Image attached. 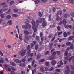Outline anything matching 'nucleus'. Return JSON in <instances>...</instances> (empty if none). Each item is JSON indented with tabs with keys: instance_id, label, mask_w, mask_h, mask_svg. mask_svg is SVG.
<instances>
[{
	"instance_id": "nucleus-45",
	"label": "nucleus",
	"mask_w": 74,
	"mask_h": 74,
	"mask_svg": "<svg viewBox=\"0 0 74 74\" xmlns=\"http://www.w3.org/2000/svg\"><path fill=\"white\" fill-rule=\"evenodd\" d=\"M56 38V37L55 36H54L53 38H52L51 40V41H54V40L55 39V38Z\"/></svg>"
},
{
	"instance_id": "nucleus-31",
	"label": "nucleus",
	"mask_w": 74,
	"mask_h": 74,
	"mask_svg": "<svg viewBox=\"0 0 74 74\" xmlns=\"http://www.w3.org/2000/svg\"><path fill=\"white\" fill-rule=\"evenodd\" d=\"M62 33H63V32H62V31L59 32L58 33V36H60V35L62 34Z\"/></svg>"
},
{
	"instance_id": "nucleus-58",
	"label": "nucleus",
	"mask_w": 74,
	"mask_h": 74,
	"mask_svg": "<svg viewBox=\"0 0 74 74\" xmlns=\"http://www.w3.org/2000/svg\"><path fill=\"white\" fill-rule=\"evenodd\" d=\"M7 70L8 71H11V68H8Z\"/></svg>"
},
{
	"instance_id": "nucleus-36",
	"label": "nucleus",
	"mask_w": 74,
	"mask_h": 74,
	"mask_svg": "<svg viewBox=\"0 0 74 74\" xmlns=\"http://www.w3.org/2000/svg\"><path fill=\"white\" fill-rule=\"evenodd\" d=\"M14 1H12L10 3V5H12L13 4H14Z\"/></svg>"
},
{
	"instance_id": "nucleus-42",
	"label": "nucleus",
	"mask_w": 74,
	"mask_h": 74,
	"mask_svg": "<svg viewBox=\"0 0 74 74\" xmlns=\"http://www.w3.org/2000/svg\"><path fill=\"white\" fill-rule=\"evenodd\" d=\"M60 65H63V62H62V61L61 60L60 62Z\"/></svg>"
},
{
	"instance_id": "nucleus-39",
	"label": "nucleus",
	"mask_w": 74,
	"mask_h": 74,
	"mask_svg": "<svg viewBox=\"0 0 74 74\" xmlns=\"http://www.w3.org/2000/svg\"><path fill=\"white\" fill-rule=\"evenodd\" d=\"M38 45H36V46L35 47V50H37V49H38Z\"/></svg>"
},
{
	"instance_id": "nucleus-7",
	"label": "nucleus",
	"mask_w": 74,
	"mask_h": 74,
	"mask_svg": "<svg viewBox=\"0 0 74 74\" xmlns=\"http://www.w3.org/2000/svg\"><path fill=\"white\" fill-rule=\"evenodd\" d=\"M22 28L23 29H25V30L28 29V27L26 25H23L22 26Z\"/></svg>"
},
{
	"instance_id": "nucleus-19",
	"label": "nucleus",
	"mask_w": 74,
	"mask_h": 74,
	"mask_svg": "<svg viewBox=\"0 0 74 74\" xmlns=\"http://www.w3.org/2000/svg\"><path fill=\"white\" fill-rule=\"evenodd\" d=\"M40 70H41V71H42V72L44 71H45V70L44 69V68L42 67L40 68Z\"/></svg>"
},
{
	"instance_id": "nucleus-17",
	"label": "nucleus",
	"mask_w": 74,
	"mask_h": 74,
	"mask_svg": "<svg viewBox=\"0 0 74 74\" xmlns=\"http://www.w3.org/2000/svg\"><path fill=\"white\" fill-rule=\"evenodd\" d=\"M7 23L8 24L9 23V25H12V22L11 21V20H9L8 22Z\"/></svg>"
},
{
	"instance_id": "nucleus-24",
	"label": "nucleus",
	"mask_w": 74,
	"mask_h": 74,
	"mask_svg": "<svg viewBox=\"0 0 74 74\" xmlns=\"http://www.w3.org/2000/svg\"><path fill=\"white\" fill-rule=\"evenodd\" d=\"M41 57V54H38L37 56V59H38L40 58Z\"/></svg>"
},
{
	"instance_id": "nucleus-48",
	"label": "nucleus",
	"mask_w": 74,
	"mask_h": 74,
	"mask_svg": "<svg viewBox=\"0 0 74 74\" xmlns=\"http://www.w3.org/2000/svg\"><path fill=\"white\" fill-rule=\"evenodd\" d=\"M57 55H60V52L59 51H57Z\"/></svg>"
},
{
	"instance_id": "nucleus-53",
	"label": "nucleus",
	"mask_w": 74,
	"mask_h": 74,
	"mask_svg": "<svg viewBox=\"0 0 74 74\" xmlns=\"http://www.w3.org/2000/svg\"><path fill=\"white\" fill-rule=\"evenodd\" d=\"M53 69H54V68L53 67H51V68L49 69V70L50 71H52V70H53Z\"/></svg>"
},
{
	"instance_id": "nucleus-35",
	"label": "nucleus",
	"mask_w": 74,
	"mask_h": 74,
	"mask_svg": "<svg viewBox=\"0 0 74 74\" xmlns=\"http://www.w3.org/2000/svg\"><path fill=\"white\" fill-rule=\"evenodd\" d=\"M52 37H53L52 35V34H50L49 35L48 38H51Z\"/></svg>"
},
{
	"instance_id": "nucleus-6",
	"label": "nucleus",
	"mask_w": 74,
	"mask_h": 74,
	"mask_svg": "<svg viewBox=\"0 0 74 74\" xmlns=\"http://www.w3.org/2000/svg\"><path fill=\"white\" fill-rule=\"evenodd\" d=\"M14 62L15 63H21L22 62L21 61L18 59L15 60Z\"/></svg>"
},
{
	"instance_id": "nucleus-9",
	"label": "nucleus",
	"mask_w": 74,
	"mask_h": 74,
	"mask_svg": "<svg viewBox=\"0 0 74 74\" xmlns=\"http://www.w3.org/2000/svg\"><path fill=\"white\" fill-rule=\"evenodd\" d=\"M38 21L40 23H42V22H43V18L42 19L41 18H38Z\"/></svg>"
},
{
	"instance_id": "nucleus-18",
	"label": "nucleus",
	"mask_w": 74,
	"mask_h": 74,
	"mask_svg": "<svg viewBox=\"0 0 74 74\" xmlns=\"http://www.w3.org/2000/svg\"><path fill=\"white\" fill-rule=\"evenodd\" d=\"M26 25H27V26L28 28H29V29H30V28H31V26L29 23H27L26 24Z\"/></svg>"
},
{
	"instance_id": "nucleus-50",
	"label": "nucleus",
	"mask_w": 74,
	"mask_h": 74,
	"mask_svg": "<svg viewBox=\"0 0 74 74\" xmlns=\"http://www.w3.org/2000/svg\"><path fill=\"white\" fill-rule=\"evenodd\" d=\"M35 62V60H34L32 62V66H33L34 65V62Z\"/></svg>"
},
{
	"instance_id": "nucleus-3",
	"label": "nucleus",
	"mask_w": 74,
	"mask_h": 74,
	"mask_svg": "<svg viewBox=\"0 0 74 74\" xmlns=\"http://www.w3.org/2000/svg\"><path fill=\"white\" fill-rule=\"evenodd\" d=\"M47 25V22L46 21V20L45 18H43V22L42 23V26L45 27Z\"/></svg>"
},
{
	"instance_id": "nucleus-4",
	"label": "nucleus",
	"mask_w": 74,
	"mask_h": 74,
	"mask_svg": "<svg viewBox=\"0 0 74 74\" xmlns=\"http://www.w3.org/2000/svg\"><path fill=\"white\" fill-rule=\"evenodd\" d=\"M63 14V12L62 11V10H60L59 11H57V13L56 14L57 16H58L59 15H60V16H61L62 14Z\"/></svg>"
},
{
	"instance_id": "nucleus-8",
	"label": "nucleus",
	"mask_w": 74,
	"mask_h": 74,
	"mask_svg": "<svg viewBox=\"0 0 74 74\" xmlns=\"http://www.w3.org/2000/svg\"><path fill=\"white\" fill-rule=\"evenodd\" d=\"M66 69L67 70H66L65 71H68V73H70V69L69 66L67 65L66 66Z\"/></svg>"
},
{
	"instance_id": "nucleus-33",
	"label": "nucleus",
	"mask_w": 74,
	"mask_h": 74,
	"mask_svg": "<svg viewBox=\"0 0 74 74\" xmlns=\"http://www.w3.org/2000/svg\"><path fill=\"white\" fill-rule=\"evenodd\" d=\"M67 55H68V51H66L64 53V55L65 56H67Z\"/></svg>"
},
{
	"instance_id": "nucleus-23",
	"label": "nucleus",
	"mask_w": 74,
	"mask_h": 74,
	"mask_svg": "<svg viewBox=\"0 0 74 74\" xmlns=\"http://www.w3.org/2000/svg\"><path fill=\"white\" fill-rule=\"evenodd\" d=\"M38 15L40 17H41V16H42V13L40 12H39L38 13Z\"/></svg>"
},
{
	"instance_id": "nucleus-57",
	"label": "nucleus",
	"mask_w": 74,
	"mask_h": 74,
	"mask_svg": "<svg viewBox=\"0 0 74 74\" xmlns=\"http://www.w3.org/2000/svg\"><path fill=\"white\" fill-rule=\"evenodd\" d=\"M5 3H2L1 4V5H5Z\"/></svg>"
},
{
	"instance_id": "nucleus-51",
	"label": "nucleus",
	"mask_w": 74,
	"mask_h": 74,
	"mask_svg": "<svg viewBox=\"0 0 74 74\" xmlns=\"http://www.w3.org/2000/svg\"><path fill=\"white\" fill-rule=\"evenodd\" d=\"M21 73L22 74H26V72L25 71H21Z\"/></svg>"
},
{
	"instance_id": "nucleus-56",
	"label": "nucleus",
	"mask_w": 74,
	"mask_h": 74,
	"mask_svg": "<svg viewBox=\"0 0 74 74\" xmlns=\"http://www.w3.org/2000/svg\"><path fill=\"white\" fill-rule=\"evenodd\" d=\"M48 54H49V51H47L45 53V55H48Z\"/></svg>"
},
{
	"instance_id": "nucleus-40",
	"label": "nucleus",
	"mask_w": 74,
	"mask_h": 74,
	"mask_svg": "<svg viewBox=\"0 0 74 74\" xmlns=\"http://www.w3.org/2000/svg\"><path fill=\"white\" fill-rule=\"evenodd\" d=\"M56 71L57 72H58V73H59V72H60V70L59 69H57L56 70Z\"/></svg>"
},
{
	"instance_id": "nucleus-28",
	"label": "nucleus",
	"mask_w": 74,
	"mask_h": 74,
	"mask_svg": "<svg viewBox=\"0 0 74 74\" xmlns=\"http://www.w3.org/2000/svg\"><path fill=\"white\" fill-rule=\"evenodd\" d=\"M6 18L7 19H10L11 18V16L8 15L6 16Z\"/></svg>"
},
{
	"instance_id": "nucleus-16",
	"label": "nucleus",
	"mask_w": 74,
	"mask_h": 74,
	"mask_svg": "<svg viewBox=\"0 0 74 74\" xmlns=\"http://www.w3.org/2000/svg\"><path fill=\"white\" fill-rule=\"evenodd\" d=\"M73 38H74V36H70L68 40H71L73 39Z\"/></svg>"
},
{
	"instance_id": "nucleus-30",
	"label": "nucleus",
	"mask_w": 74,
	"mask_h": 74,
	"mask_svg": "<svg viewBox=\"0 0 74 74\" xmlns=\"http://www.w3.org/2000/svg\"><path fill=\"white\" fill-rule=\"evenodd\" d=\"M0 63H4V59H2V60H0Z\"/></svg>"
},
{
	"instance_id": "nucleus-22",
	"label": "nucleus",
	"mask_w": 74,
	"mask_h": 74,
	"mask_svg": "<svg viewBox=\"0 0 74 74\" xmlns=\"http://www.w3.org/2000/svg\"><path fill=\"white\" fill-rule=\"evenodd\" d=\"M18 10H19L17 9H13V11L16 12H17Z\"/></svg>"
},
{
	"instance_id": "nucleus-38",
	"label": "nucleus",
	"mask_w": 74,
	"mask_h": 74,
	"mask_svg": "<svg viewBox=\"0 0 74 74\" xmlns=\"http://www.w3.org/2000/svg\"><path fill=\"white\" fill-rule=\"evenodd\" d=\"M69 1L71 3H72V4H73L74 3V1L73 0H69Z\"/></svg>"
},
{
	"instance_id": "nucleus-59",
	"label": "nucleus",
	"mask_w": 74,
	"mask_h": 74,
	"mask_svg": "<svg viewBox=\"0 0 74 74\" xmlns=\"http://www.w3.org/2000/svg\"><path fill=\"white\" fill-rule=\"evenodd\" d=\"M40 37L38 36H36V40H37V41H38V40H39V38Z\"/></svg>"
},
{
	"instance_id": "nucleus-15",
	"label": "nucleus",
	"mask_w": 74,
	"mask_h": 74,
	"mask_svg": "<svg viewBox=\"0 0 74 74\" xmlns=\"http://www.w3.org/2000/svg\"><path fill=\"white\" fill-rule=\"evenodd\" d=\"M10 64L13 66H16V64H15V63L13 62H11L10 63Z\"/></svg>"
},
{
	"instance_id": "nucleus-44",
	"label": "nucleus",
	"mask_w": 74,
	"mask_h": 74,
	"mask_svg": "<svg viewBox=\"0 0 74 74\" xmlns=\"http://www.w3.org/2000/svg\"><path fill=\"white\" fill-rule=\"evenodd\" d=\"M12 16H13V17H17L18 15L17 14H13L12 15Z\"/></svg>"
},
{
	"instance_id": "nucleus-49",
	"label": "nucleus",
	"mask_w": 74,
	"mask_h": 74,
	"mask_svg": "<svg viewBox=\"0 0 74 74\" xmlns=\"http://www.w3.org/2000/svg\"><path fill=\"white\" fill-rule=\"evenodd\" d=\"M45 64L46 66H48V65H49V63H48V62H46L45 63Z\"/></svg>"
},
{
	"instance_id": "nucleus-21",
	"label": "nucleus",
	"mask_w": 74,
	"mask_h": 74,
	"mask_svg": "<svg viewBox=\"0 0 74 74\" xmlns=\"http://www.w3.org/2000/svg\"><path fill=\"white\" fill-rule=\"evenodd\" d=\"M57 30L58 31H60L61 30V29L60 28V27L59 26H58L56 27Z\"/></svg>"
},
{
	"instance_id": "nucleus-64",
	"label": "nucleus",
	"mask_w": 74,
	"mask_h": 74,
	"mask_svg": "<svg viewBox=\"0 0 74 74\" xmlns=\"http://www.w3.org/2000/svg\"><path fill=\"white\" fill-rule=\"evenodd\" d=\"M11 74H15V72L13 71H12L11 72Z\"/></svg>"
},
{
	"instance_id": "nucleus-14",
	"label": "nucleus",
	"mask_w": 74,
	"mask_h": 74,
	"mask_svg": "<svg viewBox=\"0 0 74 74\" xmlns=\"http://www.w3.org/2000/svg\"><path fill=\"white\" fill-rule=\"evenodd\" d=\"M63 36L64 37H67L68 36V35H67V33L66 32H64L63 33Z\"/></svg>"
},
{
	"instance_id": "nucleus-54",
	"label": "nucleus",
	"mask_w": 74,
	"mask_h": 74,
	"mask_svg": "<svg viewBox=\"0 0 74 74\" xmlns=\"http://www.w3.org/2000/svg\"><path fill=\"white\" fill-rule=\"evenodd\" d=\"M0 74H4V72L3 70L0 71Z\"/></svg>"
},
{
	"instance_id": "nucleus-2",
	"label": "nucleus",
	"mask_w": 74,
	"mask_h": 74,
	"mask_svg": "<svg viewBox=\"0 0 74 74\" xmlns=\"http://www.w3.org/2000/svg\"><path fill=\"white\" fill-rule=\"evenodd\" d=\"M26 50H22L20 51L19 53V55L22 56H23L26 53Z\"/></svg>"
},
{
	"instance_id": "nucleus-11",
	"label": "nucleus",
	"mask_w": 74,
	"mask_h": 74,
	"mask_svg": "<svg viewBox=\"0 0 74 74\" xmlns=\"http://www.w3.org/2000/svg\"><path fill=\"white\" fill-rule=\"evenodd\" d=\"M56 62L55 60H53L51 62V64L52 65H53V66L55 65V64H56Z\"/></svg>"
},
{
	"instance_id": "nucleus-27",
	"label": "nucleus",
	"mask_w": 74,
	"mask_h": 74,
	"mask_svg": "<svg viewBox=\"0 0 74 74\" xmlns=\"http://www.w3.org/2000/svg\"><path fill=\"white\" fill-rule=\"evenodd\" d=\"M66 44L67 46H70V45H71V43H70V42L66 43Z\"/></svg>"
},
{
	"instance_id": "nucleus-62",
	"label": "nucleus",
	"mask_w": 74,
	"mask_h": 74,
	"mask_svg": "<svg viewBox=\"0 0 74 74\" xmlns=\"http://www.w3.org/2000/svg\"><path fill=\"white\" fill-rule=\"evenodd\" d=\"M52 45H53V43H51L50 45V48H52Z\"/></svg>"
},
{
	"instance_id": "nucleus-52",
	"label": "nucleus",
	"mask_w": 74,
	"mask_h": 74,
	"mask_svg": "<svg viewBox=\"0 0 74 74\" xmlns=\"http://www.w3.org/2000/svg\"><path fill=\"white\" fill-rule=\"evenodd\" d=\"M64 27H65L66 29H68V25H65L64 26Z\"/></svg>"
},
{
	"instance_id": "nucleus-63",
	"label": "nucleus",
	"mask_w": 74,
	"mask_h": 74,
	"mask_svg": "<svg viewBox=\"0 0 74 74\" xmlns=\"http://www.w3.org/2000/svg\"><path fill=\"white\" fill-rule=\"evenodd\" d=\"M71 74H74V72L73 71H71Z\"/></svg>"
},
{
	"instance_id": "nucleus-5",
	"label": "nucleus",
	"mask_w": 74,
	"mask_h": 74,
	"mask_svg": "<svg viewBox=\"0 0 74 74\" xmlns=\"http://www.w3.org/2000/svg\"><path fill=\"white\" fill-rule=\"evenodd\" d=\"M61 20H62V17H59V16H57L56 18V21H61Z\"/></svg>"
},
{
	"instance_id": "nucleus-37",
	"label": "nucleus",
	"mask_w": 74,
	"mask_h": 74,
	"mask_svg": "<svg viewBox=\"0 0 74 74\" xmlns=\"http://www.w3.org/2000/svg\"><path fill=\"white\" fill-rule=\"evenodd\" d=\"M45 60L44 59H41L40 61H39V62L40 63V62H44Z\"/></svg>"
},
{
	"instance_id": "nucleus-61",
	"label": "nucleus",
	"mask_w": 74,
	"mask_h": 74,
	"mask_svg": "<svg viewBox=\"0 0 74 74\" xmlns=\"http://www.w3.org/2000/svg\"><path fill=\"white\" fill-rule=\"evenodd\" d=\"M65 59L66 60H69V58H68V57L67 56L66 57H65Z\"/></svg>"
},
{
	"instance_id": "nucleus-55",
	"label": "nucleus",
	"mask_w": 74,
	"mask_h": 74,
	"mask_svg": "<svg viewBox=\"0 0 74 74\" xmlns=\"http://www.w3.org/2000/svg\"><path fill=\"white\" fill-rule=\"evenodd\" d=\"M64 18H67V14H65L64 15Z\"/></svg>"
},
{
	"instance_id": "nucleus-41",
	"label": "nucleus",
	"mask_w": 74,
	"mask_h": 74,
	"mask_svg": "<svg viewBox=\"0 0 74 74\" xmlns=\"http://www.w3.org/2000/svg\"><path fill=\"white\" fill-rule=\"evenodd\" d=\"M56 52L54 51L53 53L52 54V56H55V55H56Z\"/></svg>"
},
{
	"instance_id": "nucleus-34",
	"label": "nucleus",
	"mask_w": 74,
	"mask_h": 74,
	"mask_svg": "<svg viewBox=\"0 0 74 74\" xmlns=\"http://www.w3.org/2000/svg\"><path fill=\"white\" fill-rule=\"evenodd\" d=\"M63 23V21H61L58 23L59 25H61Z\"/></svg>"
},
{
	"instance_id": "nucleus-10",
	"label": "nucleus",
	"mask_w": 74,
	"mask_h": 74,
	"mask_svg": "<svg viewBox=\"0 0 74 74\" xmlns=\"http://www.w3.org/2000/svg\"><path fill=\"white\" fill-rule=\"evenodd\" d=\"M24 34L26 35H29V32L28 31L25 30L24 32Z\"/></svg>"
},
{
	"instance_id": "nucleus-20",
	"label": "nucleus",
	"mask_w": 74,
	"mask_h": 74,
	"mask_svg": "<svg viewBox=\"0 0 74 74\" xmlns=\"http://www.w3.org/2000/svg\"><path fill=\"white\" fill-rule=\"evenodd\" d=\"M33 56V53H32L31 54H28L27 56L28 57H29V56H30L31 57H32Z\"/></svg>"
},
{
	"instance_id": "nucleus-32",
	"label": "nucleus",
	"mask_w": 74,
	"mask_h": 74,
	"mask_svg": "<svg viewBox=\"0 0 74 74\" xmlns=\"http://www.w3.org/2000/svg\"><path fill=\"white\" fill-rule=\"evenodd\" d=\"M43 36V34L42 32L40 33V37L42 38Z\"/></svg>"
},
{
	"instance_id": "nucleus-12",
	"label": "nucleus",
	"mask_w": 74,
	"mask_h": 74,
	"mask_svg": "<svg viewBox=\"0 0 74 74\" xmlns=\"http://www.w3.org/2000/svg\"><path fill=\"white\" fill-rule=\"evenodd\" d=\"M24 37L27 40H29L30 39V37H29V36L27 35H25L24 36Z\"/></svg>"
},
{
	"instance_id": "nucleus-1",
	"label": "nucleus",
	"mask_w": 74,
	"mask_h": 74,
	"mask_svg": "<svg viewBox=\"0 0 74 74\" xmlns=\"http://www.w3.org/2000/svg\"><path fill=\"white\" fill-rule=\"evenodd\" d=\"M36 23H35V21L34 20H32L31 21L32 25H33L32 28L34 31V32H37V27H38L39 25V21L38 20H36Z\"/></svg>"
},
{
	"instance_id": "nucleus-47",
	"label": "nucleus",
	"mask_w": 74,
	"mask_h": 74,
	"mask_svg": "<svg viewBox=\"0 0 74 74\" xmlns=\"http://www.w3.org/2000/svg\"><path fill=\"white\" fill-rule=\"evenodd\" d=\"M41 1L43 3H46L47 1V0H41Z\"/></svg>"
},
{
	"instance_id": "nucleus-60",
	"label": "nucleus",
	"mask_w": 74,
	"mask_h": 74,
	"mask_svg": "<svg viewBox=\"0 0 74 74\" xmlns=\"http://www.w3.org/2000/svg\"><path fill=\"white\" fill-rule=\"evenodd\" d=\"M30 45V46L31 47V48H33V45H34L32 43H31Z\"/></svg>"
},
{
	"instance_id": "nucleus-13",
	"label": "nucleus",
	"mask_w": 74,
	"mask_h": 74,
	"mask_svg": "<svg viewBox=\"0 0 74 74\" xmlns=\"http://www.w3.org/2000/svg\"><path fill=\"white\" fill-rule=\"evenodd\" d=\"M62 23L63 25H66L67 23V22L66 20L65 19H64L62 21Z\"/></svg>"
},
{
	"instance_id": "nucleus-43",
	"label": "nucleus",
	"mask_w": 74,
	"mask_h": 74,
	"mask_svg": "<svg viewBox=\"0 0 74 74\" xmlns=\"http://www.w3.org/2000/svg\"><path fill=\"white\" fill-rule=\"evenodd\" d=\"M11 10L9 9L7 12H6V13L7 14H8V13H9L11 12Z\"/></svg>"
},
{
	"instance_id": "nucleus-26",
	"label": "nucleus",
	"mask_w": 74,
	"mask_h": 74,
	"mask_svg": "<svg viewBox=\"0 0 74 74\" xmlns=\"http://www.w3.org/2000/svg\"><path fill=\"white\" fill-rule=\"evenodd\" d=\"M33 59V58L32 57L29 58L28 60L27 61L28 62H29L30 61H31Z\"/></svg>"
},
{
	"instance_id": "nucleus-29",
	"label": "nucleus",
	"mask_w": 74,
	"mask_h": 74,
	"mask_svg": "<svg viewBox=\"0 0 74 74\" xmlns=\"http://www.w3.org/2000/svg\"><path fill=\"white\" fill-rule=\"evenodd\" d=\"M73 48H74V46L73 45H71L70 46L69 48L70 49H73Z\"/></svg>"
},
{
	"instance_id": "nucleus-25",
	"label": "nucleus",
	"mask_w": 74,
	"mask_h": 74,
	"mask_svg": "<svg viewBox=\"0 0 74 74\" xmlns=\"http://www.w3.org/2000/svg\"><path fill=\"white\" fill-rule=\"evenodd\" d=\"M49 59L50 60H53L54 58L50 56L49 58Z\"/></svg>"
},
{
	"instance_id": "nucleus-46",
	"label": "nucleus",
	"mask_w": 74,
	"mask_h": 74,
	"mask_svg": "<svg viewBox=\"0 0 74 74\" xmlns=\"http://www.w3.org/2000/svg\"><path fill=\"white\" fill-rule=\"evenodd\" d=\"M11 69L12 70H13V71H15V70H16V69H15V68L14 67H12Z\"/></svg>"
}]
</instances>
